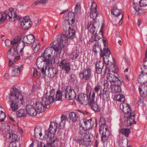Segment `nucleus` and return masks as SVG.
Wrapping results in <instances>:
<instances>
[{
    "label": "nucleus",
    "mask_w": 147,
    "mask_h": 147,
    "mask_svg": "<svg viewBox=\"0 0 147 147\" xmlns=\"http://www.w3.org/2000/svg\"><path fill=\"white\" fill-rule=\"evenodd\" d=\"M45 62L46 63L45 65L47 66H50L52 65V64H48L47 63V62L45 60L44 57L42 55L41 56L38 57L36 61V65L39 68L41 66H43L44 65Z\"/></svg>",
    "instance_id": "nucleus-22"
},
{
    "label": "nucleus",
    "mask_w": 147,
    "mask_h": 147,
    "mask_svg": "<svg viewBox=\"0 0 147 147\" xmlns=\"http://www.w3.org/2000/svg\"><path fill=\"white\" fill-rule=\"evenodd\" d=\"M42 135V134L41 131L40 129H36V128H35L34 130V136L36 138H37L38 136L41 137Z\"/></svg>",
    "instance_id": "nucleus-50"
},
{
    "label": "nucleus",
    "mask_w": 147,
    "mask_h": 147,
    "mask_svg": "<svg viewBox=\"0 0 147 147\" xmlns=\"http://www.w3.org/2000/svg\"><path fill=\"white\" fill-rule=\"evenodd\" d=\"M0 107L1 108H0V122H2L4 121L6 116L5 113L2 111L1 110L2 107L1 106Z\"/></svg>",
    "instance_id": "nucleus-52"
},
{
    "label": "nucleus",
    "mask_w": 147,
    "mask_h": 147,
    "mask_svg": "<svg viewBox=\"0 0 147 147\" xmlns=\"http://www.w3.org/2000/svg\"><path fill=\"white\" fill-rule=\"evenodd\" d=\"M111 71L113 73H107V79L109 82H112L113 84L115 83H121L120 81L119 78L114 74V73L117 71V66L114 63H112L110 67Z\"/></svg>",
    "instance_id": "nucleus-4"
},
{
    "label": "nucleus",
    "mask_w": 147,
    "mask_h": 147,
    "mask_svg": "<svg viewBox=\"0 0 147 147\" xmlns=\"http://www.w3.org/2000/svg\"><path fill=\"white\" fill-rule=\"evenodd\" d=\"M110 92L107 90L105 91L103 90L102 93V94L100 93L99 94L100 98L102 99V100H108L109 98Z\"/></svg>",
    "instance_id": "nucleus-33"
},
{
    "label": "nucleus",
    "mask_w": 147,
    "mask_h": 147,
    "mask_svg": "<svg viewBox=\"0 0 147 147\" xmlns=\"http://www.w3.org/2000/svg\"><path fill=\"white\" fill-rule=\"evenodd\" d=\"M67 36L65 34L59 35L57 36V38L56 39L58 43L60 42L62 45L65 46V44L67 42Z\"/></svg>",
    "instance_id": "nucleus-26"
},
{
    "label": "nucleus",
    "mask_w": 147,
    "mask_h": 147,
    "mask_svg": "<svg viewBox=\"0 0 147 147\" xmlns=\"http://www.w3.org/2000/svg\"><path fill=\"white\" fill-rule=\"evenodd\" d=\"M100 86L98 85H97L95 87L94 89H93V92H94L95 93V92H98L100 90Z\"/></svg>",
    "instance_id": "nucleus-58"
},
{
    "label": "nucleus",
    "mask_w": 147,
    "mask_h": 147,
    "mask_svg": "<svg viewBox=\"0 0 147 147\" xmlns=\"http://www.w3.org/2000/svg\"><path fill=\"white\" fill-rule=\"evenodd\" d=\"M103 41L104 43V45L105 46V48H106V49H108V48H107L108 45L107 44V42L106 41V40L104 39H103Z\"/></svg>",
    "instance_id": "nucleus-62"
},
{
    "label": "nucleus",
    "mask_w": 147,
    "mask_h": 147,
    "mask_svg": "<svg viewBox=\"0 0 147 147\" xmlns=\"http://www.w3.org/2000/svg\"><path fill=\"white\" fill-rule=\"evenodd\" d=\"M53 51V49L51 47H48L45 50L44 53L42 54L45 58V60L47 62V64L52 65L54 63L55 61V59L54 56H52Z\"/></svg>",
    "instance_id": "nucleus-5"
},
{
    "label": "nucleus",
    "mask_w": 147,
    "mask_h": 147,
    "mask_svg": "<svg viewBox=\"0 0 147 147\" xmlns=\"http://www.w3.org/2000/svg\"><path fill=\"white\" fill-rule=\"evenodd\" d=\"M111 13L116 16H118L120 14L123 13H122V11L121 9H119L117 7H115L111 10Z\"/></svg>",
    "instance_id": "nucleus-42"
},
{
    "label": "nucleus",
    "mask_w": 147,
    "mask_h": 147,
    "mask_svg": "<svg viewBox=\"0 0 147 147\" xmlns=\"http://www.w3.org/2000/svg\"><path fill=\"white\" fill-rule=\"evenodd\" d=\"M97 5L96 3L93 1L91 6L90 17L93 19H95L98 14V13L96 10Z\"/></svg>",
    "instance_id": "nucleus-19"
},
{
    "label": "nucleus",
    "mask_w": 147,
    "mask_h": 147,
    "mask_svg": "<svg viewBox=\"0 0 147 147\" xmlns=\"http://www.w3.org/2000/svg\"><path fill=\"white\" fill-rule=\"evenodd\" d=\"M23 96L19 90L16 88H13L11 91L10 101L11 103L10 104V108L13 111H16L18 109V103L20 102L23 104Z\"/></svg>",
    "instance_id": "nucleus-1"
},
{
    "label": "nucleus",
    "mask_w": 147,
    "mask_h": 147,
    "mask_svg": "<svg viewBox=\"0 0 147 147\" xmlns=\"http://www.w3.org/2000/svg\"><path fill=\"white\" fill-rule=\"evenodd\" d=\"M18 53V51L15 47H13L11 48L7 52V54L9 57H14V61L16 62L18 61L19 59L20 56H18L16 55Z\"/></svg>",
    "instance_id": "nucleus-21"
},
{
    "label": "nucleus",
    "mask_w": 147,
    "mask_h": 147,
    "mask_svg": "<svg viewBox=\"0 0 147 147\" xmlns=\"http://www.w3.org/2000/svg\"><path fill=\"white\" fill-rule=\"evenodd\" d=\"M47 67L48 68V66L46 65L45 67H43L41 68L42 76L43 78H45L46 76V71Z\"/></svg>",
    "instance_id": "nucleus-55"
},
{
    "label": "nucleus",
    "mask_w": 147,
    "mask_h": 147,
    "mask_svg": "<svg viewBox=\"0 0 147 147\" xmlns=\"http://www.w3.org/2000/svg\"><path fill=\"white\" fill-rule=\"evenodd\" d=\"M91 96V92L88 95L86 94H80L78 95L76 100L78 102L85 105L87 104V102H88V100Z\"/></svg>",
    "instance_id": "nucleus-13"
},
{
    "label": "nucleus",
    "mask_w": 147,
    "mask_h": 147,
    "mask_svg": "<svg viewBox=\"0 0 147 147\" xmlns=\"http://www.w3.org/2000/svg\"><path fill=\"white\" fill-rule=\"evenodd\" d=\"M81 9V6L80 3H77L76 5L75 8V12L76 13H78L80 11Z\"/></svg>",
    "instance_id": "nucleus-56"
},
{
    "label": "nucleus",
    "mask_w": 147,
    "mask_h": 147,
    "mask_svg": "<svg viewBox=\"0 0 147 147\" xmlns=\"http://www.w3.org/2000/svg\"><path fill=\"white\" fill-rule=\"evenodd\" d=\"M96 23V22H94L92 24V22H88L87 25L86 27V28L89 30L90 29V32L92 33L93 35L96 34V33H97V29L95 27Z\"/></svg>",
    "instance_id": "nucleus-25"
},
{
    "label": "nucleus",
    "mask_w": 147,
    "mask_h": 147,
    "mask_svg": "<svg viewBox=\"0 0 147 147\" xmlns=\"http://www.w3.org/2000/svg\"><path fill=\"white\" fill-rule=\"evenodd\" d=\"M119 131L121 133L124 134L127 137L128 136L130 131L129 129L126 128L121 129Z\"/></svg>",
    "instance_id": "nucleus-53"
},
{
    "label": "nucleus",
    "mask_w": 147,
    "mask_h": 147,
    "mask_svg": "<svg viewBox=\"0 0 147 147\" xmlns=\"http://www.w3.org/2000/svg\"><path fill=\"white\" fill-rule=\"evenodd\" d=\"M103 34L102 30H100L99 33L94 34L91 37L90 40L92 41H98L103 36Z\"/></svg>",
    "instance_id": "nucleus-31"
},
{
    "label": "nucleus",
    "mask_w": 147,
    "mask_h": 147,
    "mask_svg": "<svg viewBox=\"0 0 147 147\" xmlns=\"http://www.w3.org/2000/svg\"><path fill=\"white\" fill-rule=\"evenodd\" d=\"M94 122L92 121V119L89 120L86 119H82L80 122V125L82 129L85 130H88L92 128L94 125Z\"/></svg>",
    "instance_id": "nucleus-7"
},
{
    "label": "nucleus",
    "mask_w": 147,
    "mask_h": 147,
    "mask_svg": "<svg viewBox=\"0 0 147 147\" xmlns=\"http://www.w3.org/2000/svg\"><path fill=\"white\" fill-rule=\"evenodd\" d=\"M99 131L100 134L102 135V141L105 142L108 139L110 134V132L105 124H102L100 126Z\"/></svg>",
    "instance_id": "nucleus-8"
},
{
    "label": "nucleus",
    "mask_w": 147,
    "mask_h": 147,
    "mask_svg": "<svg viewBox=\"0 0 147 147\" xmlns=\"http://www.w3.org/2000/svg\"><path fill=\"white\" fill-rule=\"evenodd\" d=\"M23 41L24 43L29 44L33 43L32 48L35 53H37L39 50L40 43L38 40L35 41V37L33 35L29 34L24 36Z\"/></svg>",
    "instance_id": "nucleus-3"
},
{
    "label": "nucleus",
    "mask_w": 147,
    "mask_h": 147,
    "mask_svg": "<svg viewBox=\"0 0 147 147\" xmlns=\"http://www.w3.org/2000/svg\"><path fill=\"white\" fill-rule=\"evenodd\" d=\"M7 136H8L9 139L12 142H14L18 140L17 135L13 133H8Z\"/></svg>",
    "instance_id": "nucleus-40"
},
{
    "label": "nucleus",
    "mask_w": 147,
    "mask_h": 147,
    "mask_svg": "<svg viewBox=\"0 0 147 147\" xmlns=\"http://www.w3.org/2000/svg\"><path fill=\"white\" fill-rule=\"evenodd\" d=\"M9 147H18L16 146V144L15 143L13 144L11 143L10 144Z\"/></svg>",
    "instance_id": "nucleus-63"
},
{
    "label": "nucleus",
    "mask_w": 147,
    "mask_h": 147,
    "mask_svg": "<svg viewBox=\"0 0 147 147\" xmlns=\"http://www.w3.org/2000/svg\"><path fill=\"white\" fill-rule=\"evenodd\" d=\"M16 13V11L14 10L9 12L7 14L6 13H0V22L3 23L6 19L12 22L15 21L17 18Z\"/></svg>",
    "instance_id": "nucleus-6"
},
{
    "label": "nucleus",
    "mask_w": 147,
    "mask_h": 147,
    "mask_svg": "<svg viewBox=\"0 0 147 147\" xmlns=\"http://www.w3.org/2000/svg\"><path fill=\"white\" fill-rule=\"evenodd\" d=\"M70 119L72 122H75L79 120L80 116L77 113L74 112H71L69 114Z\"/></svg>",
    "instance_id": "nucleus-36"
},
{
    "label": "nucleus",
    "mask_w": 147,
    "mask_h": 147,
    "mask_svg": "<svg viewBox=\"0 0 147 147\" xmlns=\"http://www.w3.org/2000/svg\"><path fill=\"white\" fill-rule=\"evenodd\" d=\"M80 133L82 136V138L76 140V142L80 144L86 146L92 144L94 138L91 134H90L89 130H80Z\"/></svg>",
    "instance_id": "nucleus-2"
},
{
    "label": "nucleus",
    "mask_w": 147,
    "mask_h": 147,
    "mask_svg": "<svg viewBox=\"0 0 147 147\" xmlns=\"http://www.w3.org/2000/svg\"><path fill=\"white\" fill-rule=\"evenodd\" d=\"M120 107L121 110L125 113L124 117L127 118L128 115L133 113L131 111L130 106L127 104L123 102L120 104Z\"/></svg>",
    "instance_id": "nucleus-14"
},
{
    "label": "nucleus",
    "mask_w": 147,
    "mask_h": 147,
    "mask_svg": "<svg viewBox=\"0 0 147 147\" xmlns=\"http://www.w3.org/2000/svg\"><path fill=\"white\" fill-rule=\"evenodd\" d=\"M93 50L94 52L95 53H96L100 51V53H101L102 51L103 52V51L102 50L100 45L98 42H96L95 44L93 47Z\"/></svg>",
    "instance_id": "nucleus-44"
},
{
    "label": "nucleus",
    "mask_w": 147,
    "mask_h": 147,
    "mask_svg": "<svg viewBox=\"0 0 147 147\" xmlns=\"http://www.w3.org/2000/svg\"><path fill=\"white\" fill-rule=\"evenodd\" d=\"M139 90L141 96L145 98L147 96V85L145 84L140 85L139 87Z\"/></svg>",
    "instance_id": "nucleus-23"
},
{
    "label": "nucleus",
    "mask_w": 147,
    "mask_h": 147,
    "mask_svg": "<svg viewBox=\"0 0 147 147\" xmlns=\"http://www.w3.org/2000/svg\"><path fill=\"white\" fill-rule=\"evenodd\" d=\"M38 71L36 69H34L33 73V76L35 77H36L38 75Z\"/></svg>",
    "instance_id": "nucleus-61"
},
{
    "label": "nucleus",
    "mask_w": 147,
    "mask_h": 147,
    "mask_svg": "<svg viewBox=\"0 0 147 147\" xmlns=\"http://www.w3.org/2000/svg\"><path fill=\"white\" fill-rule=\"evenodd\" d=\"M121 83H115L113 84V86L111 87V91L112 92L116 93L121 92V87L118 85V84H120Z\"/></svg>",
    "instance_id": "nucleus-37"
},
{
    "label": "nucleus",
    "mask_w": 147,
    "mask_h": 147,
    "mask_svg": "<svg viewBox=\"0 0 147 147\" xmlns=\"http://www.w3.org/2000/svg\"><path fill=\"white\" fill-rule=\"evenodd\" d=\"M68 29V31H67L66 32V35L68 38H72L75 35L76 31L74 29L71 28L70 27H69Z\"/></svg>",
    "instance_id": "nucleus-34"
},
{
    "label": "nucleus",
    "mask_w": 147,
    "mask_h": 147,
    "mask_svg": "<svg viewBox=\"0 0 147 147\" xmlns=\"http://www.w3.org/2000/svg\"><path fill=\"white\" fill-rule=\"evenodd\" d=\"M62 96V91L60 90H58L56 92L55 96V99L56 101L61 100Z\"/></svg>",
    "instance_id": "nucleus-46"
},
{
    "label": "nucleus",
    "mask_w": 147,
    "mask_h": 147,
    "mask_svg": "<svg viewBox=\"0 0 147 147\" xmlns=\"http://www.w3.org/2000/svg\"><path fill=\"white\" fill-rule=\"evenodd\" d=\"M114 98L116 100L121 102H123L125 100V96L123 95L120 94H116Z\"/></svg>",
    "instance_id": "nucleus-45"
},
{
    "label": "nucleus",
    "mask_w": 147,
    "mask_h": 147,
    "mask_svg": "<svg viewBox=\"0 0 147 147\" xmlns=\"http://www.w3.org/2000/svg\"><path fill=\"white\" fill-rule=\"evenodd\" d=\"M65 94V97L67 100H73L75 99L76 96L74 90L72 89L71 87H67L66 88Z\"/></svg>",
    "instance_id": "nucleus-15"
},
{
    "label": "nucleus",
    "mask_w": 147,
    "mask_h": 147,
    "mask_svg": "<svg viewBox=\"0 0 147 147\" xmlns=\"http://www.w3.org/2000/svg\"><path fill=\"white\" fill-rule=\"evenodd\" d=\"M55 92V90L54 89L52 88L51 89V91L50 92V95L47 97H45L47 100L46 101V104L48 106L47 107H49V108L50 107L49 104L53 103L55 100V98L54 96Z\"/></svg>",
    "instance_id": "nucleus-18"
},
{
    "label": "nucleus",
    "mask_w": 147,
    "mask_h": 147,
    "mask_svg": "<svg viewBox=\"0 0 147 147\" xmlns=\"http://www.w3.org/2000/svg\"><path fill=\"white\" fill-rule=\"evenodd\" d=\"M74 16V14L73 12L69 11L68 13L67 16L65 18L67 20L70 21L71 22V24H72L75 22Z\"/></svg>",
    "instance_id": "nucleus-39"
},
{
    "label": "nucleus",
    "mask_w": 147,
    "mask_h": 147,
    "mask_svg": "<svg viewBox=\"0 0 147 147\" xmlns=\"http://www.w3.org/2000/svg\"><path fill=\"white\" fill-rule=\"evenodd\" d=\"M29 20H30V19L29 17L26 16L25 17H24V19L22 20L21 23H24L25 22H29Z\"/></svg>",
    "instance_id": "nucleus-59"
},
{
    "label": "nucleus",
    "mask_w": 147,
    "mask_h": 147,
    "mask_svg": "<svg viewBox=\"0 0 147 147\" xmlns=\"http://www.w3.org/2000/svg\"><path fill=\"white\" fill-rule=\"evenodd\" d=\"M52 65L50 66H48V76L50 78H53L57 74L58 70L55 67H52Z\"/></svg>",
    "instance_id": "nucleus-24"
},
{
    "label": "nucleus",
    "mask_w": 147,
    "mask_h": 147,
    "mask_svg": "<svg viewBox=\"0 0 147 147\" xmlns=\"http://www.w3.org/2000/svg\"><path fill=\"white\" fill-rule=\"evenodd\" d=\"M17 117H26L27 115L26 110L24 109H20L17 112Z\"/></svg>",
    "instance_id": "nucleus-41"
},
{
    "label": "nucleus",
    "mask_w": 147,
    "mask_h": 147,
    "mask_svg": "<svg viewBox=\"0 0 147 147\" xmlns=\"http://www.w3.org/2000/svg\"><path fill=\"white\" fill-rule=\"evenodd\" d=\"M32 22L31 20H29L28 22L24 23H21V26L23 27V28L25 29H28L32 25Z\"/></svg>",
    "instance_id": "nucleus-47"
},
{
    "label": "nucleus",
    "mask_w": 147,
    "mask_h": 147,
    "mask_svg": "<svg viewBox=\"0 0 147 147\" xmlns=\"http://www.w3.org/2000/svg\"><path fill=\"white\" fill-rule=\"evenodd\" d=\"M40 4V1H37L36 2H35L34 3V6H36L37 5H38V4Z\"/></svg>",
    "instance_id": "nucleus-64"
},
{
    "label": "nucleus",
    "mask_w": 147,
    "mask_h": 147,
    "mask_svg": "<svg viewBox=\"0 0 147 147\" xmlns=\"http://www.w3.org/2000/svg\"><path fill=\"white\" fill-rule=\"evenodd\" d=\"M141 68L142 73L139 75L138 80L140 83L144 84L147 82V66L143 65Z\"/></svg>",
    "instance_id": "nucleus-12"
},
{
    "label": "nucleus",
    "mask_w": 147,
    "mask_h": 147,
    "mask_svg": "<svg viewBox=\"0 0 147 147\" xmlns=\"http://www.w3.org/2000/svg\"><path fill=\"white\" fill-rule=\"evenodd\" d=\"M51 47L54 49L57 52L60 53L62 50V48L64 47V45H62L60 42L57 41V40L54 41L53 43H51L50 45Z\"/></svg>",
    "instance_id": "nucleus-20"
},
{
    "label": "nucleus",
    "mask_w": 147,
    "mask_h": 147,
    "mask_svg": "<svg viewBox=\"0 0 147 147\" xmlns=\"http://www.w3.org/2000/svg\"><path fill=\"white\" fill-rule=\"evenodd\" d=\"M21 69L18 66H15L12 67V74L15 76H18L20 73Z\"/></svg>",
    "instance_id": "nucleus-38"
},
{
    "label": "nucleus",
    "mask_w": 147,
    "mask_h": 147,
    "mask_svg": "<svg viewBox=\"0 0 147 147\" xmlns=\"http://www.w3.org/2000/svg\"><path fill=\"white\" fill-rule=\"evenodd\" d=\"M141 7H144L147 5V0H141L139 2Z\"/></svg>",
    "instance_id": "nucleus-57"
},
{
    "label": "nucleus",
    "mask_w": 147,
    "mask_h": 147,
    "mask_svg": "<svg viewBox=\"0 0 147 147\" xmlns=\"http://www.w3.org/2000/svg\"><path fill=\"white\" fill-rule=\"evenodd\" d=\"M70 24H71V22L65 18V20L63 22V24L64 29L66 30L67 28H69V27H70Z\"/></svg>",
    "instance_id": "nucleus-49"
},
{
    "label": "nucleus",
    "mask_w": 147,
    "mask_h": 147,
    "mask_svg": "<svg viewBox=\"0 0 147 147\" xmlns=\"http://www.w3.org/2000/svg\"><path fill=\"white\" fill-rule=\"evenodd\" d=\"M46 99L45 97H42L39 101L37 102L36 103V111L38 113H41L45 111V109L46 108H48L47 105L46 104Z\"/></svg>",
    "instance_id": "nucleus-10"
},
{
    "label": "nucleus",
    "mask_w": 147,
    "mask_h": 147,
    "mask_svg": "<svg viewBox=\"0 0 147 147\" xmlns=\"http://www.w3.org/2000/svg\"><path fill=\"white\" fill-rule=\"evenodd\" d=\"M58 140L56 136L53 135V136H51L49 138L48 144L51 147H57L58 146Z\"/></svg>",
    "instance_id": "nucleus-29"
},
{
    "label": "nucleus",
    "mask_w": 147,
    "mask_h": 147,
    "mask_svg": "<svg viewBox=\"0 0 147 147\" xmlns=\"http://www.w3.org/2000/svg\"><path fill=\"white\" fill-rule=\"evenodd\" d=\"M135 9L134 12H133L134 14L136 15H138L140 13L145 14L146 11L144 10L141 9L138 5L136 6L134 8Z\"/></svg>",
    "instance_id": "nucleus-43"
},
{
    "label": "nucleus",
    "mask_w": 147,
    "mask_h": 147,
    "mask_svg": "<svg viewBox=\"0 0 147 147\" xmlns=\"http://www.w3.org/2000/svg\"><path fill=\"white\" fill-rule=\"evenodd\" d=\"M95 94L92 92V96L88 100V104L90 106L92 110L95 112H98L100 110V107L97 104L96 100H95Z\"/></svg>",
    "instance_id": "nucleus-11"
},
{
    "label": "nucleus",
    "mask_w": 147,
    "mask_h": 147,
    "mask_svg": "<svg viewBox=\"0 0 147 147\" xmlns=\"http://www.w3.org/2000/svg\"><path fill=\"white\" fill-rule=\"evenodd\" d=\"M111 54L110 51L109 49H106V48L103 49V52H101L100 55L103 57L104 62L107 65L109 64V58Z\"/></svg>",
    "instance_id": "nucleus-17"
},
{
    "label": "nucleus",
    "mask_w": 147,
    "mask_h": 147,
    "mask_svg": "<svg viewBox=\"0 0 147 147\" xmlns=\"http://www.w3.org/2000/svg\"><path fill=\"white\" fill-rule=\"evenodd\" d=\"M26 109V112L27 111L30 115L34 116L36 115L37 111L32 105H27Z\"/></svg>",
    "instance_id": "nucleus-27"
},
{
    "label": "nucleus",
    "mask_w": 147,
    "mask_h": 147,
    "mask_svg": "<svg viewBox=\"0 0 147 147\" xmlns=\"http://www.w3.org/2000/svg\"><path fill=\"white\" fill-rule=\"evenodd\" d=\"M57 64L58 66L61 67L62 69H64L67 73L69 72L71 69L70 64L65 59L59 61Z\"/></svg>",
    "instance_id": "nucleus-16"
},
{
    "label": "nucleus",
    "mask_w": 147,
    "mask_h": 147,
    "mask_svg": "<svg viewBox=\"0 0 147 147\" xmlns=\"http://www.w3.org/2000/svg\"><path fill=\"white\" fill-rule=\"evenodd\" d=\"M66 118V117L63 115H62L61 117V121L63 122V124L65 123V121Z\"/></svg>",
    "instance_id": "nucleus-60"
},
{
    "label": "nucleus",
    "mask_w": 147,
    "mask_h": 147,
    "mask_svg": "<svg viewBox=\"0 0 147 147\" xmlns=\"http://www.w3.org/2000/svg\"><path fill=\"white\" fill-rule=\"evenodd\" d=\"M57 128V123L55 122H51L48 129V132L51 134H53V135H54L56 132Z\"/></svg>",
    "instance_id": "nucleus-30"
},
{
    "label": "nucleus",
    "mask_w": 147,
    "mask_h": 147,
    "mask_svg": "<svg viewBox=\"0 0 147 147\" xmlns=\"http://www.w3.org/2000/svg\"><path fill=\"white\" fill-rule=\"evenodd\" d=\"M21 39V37L20 36H17L13 38V40L10 41L9 39H6L5 41V45L6 46H9L10 43L13 46L17 44L20 40Z\"/></svg>",
    "instance_id": "nucleus-28"
},
{
    "label": "nucleus",
    "mask_w": 147,
    "mask_h": 147,
    "mask_svg": "<svg viewBox=\"0 0 147 147\" xmlns=\"http://www.w3.org/2000/svg\"><path fill=\"white\" fill-rule=\"evenodd\" d=\"M135 115L133 113L131 114V115H128V118L127 120V122L128 126H130L132 125V124L134 123L135 124H136V122L134 121V116Z\"/></svg>",
    "instance_id": "nucleus-35"
},
{
    "label": "nucleus",
    "mask_w": 147,
    "mask_h": 147,
    "mask_svg": "<svg viewBox=\"0 0 147 147\" xmlns=\"http://www.w3.org/2000/svg\"><path fill=\"white\" fill-rule=\"evenodd\" d=\"M96 70L98 74H101L102 71V69L104 67L103 63L100 61H97L95 63Z\"/></svg>",
    "instance_id": "nucleus-32"
},
{
    "label": "nucleus",
    "mask_w": 147,
    "mask_h": 147,
    "mask_svg": "<svg viewBox=\"0 0 147 147\" xmlns=\"http://www.w3.org/2000/svg\"><path fill=\"white\" fill-rule=\"evenodd\" d=\"M91 76L92 71L90 68H88L80 72L79 75L81 81L84 82H85L90 80Z\"/></svg>",
    "instance_id": "nucleus-9"
},
{
    "label": "nucleus",
    "mask_w": 147,
    "mask_h": 147,
    "mask_svg": "<svg viewBox=\"0 0 147 147\" xmlns=\"http://www.w3.org/2000/svg\"><path fill=\"white\" fill-rule=\"evenodd\" d=\"M113 84V83L112 82H109V81L107 80L106 83L104 84V88L107 89L109 88V89L110 88L111 90V87H112L114 85Z\"/></svg>",
    "instance_id": "nucleus-54"
},
{
    "label": "nucleus",
    "mask_w": 147,
    "mask_h": 147,
    "mask_svg": "<svg viewBox=\"0 0 147 147\" xmlns=\"http://www.w3.org/2000/svg\"><path fill=\"white\" fill-rule=\"evenodd\" d=\"M10 126L8 124H6L3 125L2 126V129L3 131V133H4V131L5 133H6L7 136V133H9V131L10 130Z\"/></svg>",
    "instance_id": "nucleus-51"
},
{
    "label": "nucleus",
    "mask_w": 147,
    "mask_h": 147,
    "mask_svg": "<svg viewBox=\"0 0 147 147\" xmlns=\"http://www.w3.org/2000/svg\"><path fill=\"white\" fill-rule=\"evenodd\" d=\"M79 55V52L77 50L73 51L70 55V57L72 60L76 59Z\"/></svg>",
    "instance_id": "nucleus-48"
}]
</instances>
